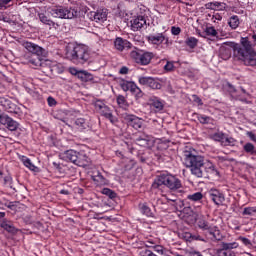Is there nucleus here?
I'll use <instances>...</instances> for the list:
<instances>
[{
    "label": "nucleus",
    "instance_id": "412c9836",
    "mask_svg": "<svg viewBox=\"0 0 256 256\" xmlns=\"http://www.w3.org/2000/svg\"><path fill=\"white\" fill-rule=\"evenodd\" d=\"M0 105L8 111V113H15V104L11 103V101L5 99L4 97H0Z\"/></svg>",
    "mask_w": 256,
    "mask_h": 256
},
{
    "label": "nucleus",
    "instance_id": "3c124183",
    "mask_svg": "<svg viewBox=\"0 0 256 256\" xmlns=\"http://www.w3.org/2000/svg\"><path fill=\"white\" fill-rule=\"evenodd\" d=\"M2 21L4 23H15V21H13V19L11 18V15H9L7 12H4V15L2 16Z\"/></svg>",
    "mask_w": 256,
    "mask_h": 256
},
{
    "label": "nucleus",
    "instance_id": "0e129e2a",
    "mask_svg": "<svg viewBox=\"0 0 256 256\" xmlns=\"http://www.w3.org/2000/svg\"><path fill=\"white\" fill-rule=\"evenodd\" d=\"M6 207H8V209H11L12 211L15 210V204H13V202H9V204L6 205Z\"/></svg>",
    "mask_w": 256,
    "mask_h": 256
},
{
    "label": "nucleus",
    "instance_id": "473e14b6",
    "mask_svg": "<svg viewBox=\"0 0 256 256\" xmlns=\"http://www.w3.org/2000/svg\"><path fill=\"white\" fill-rule=\"evenodd\" d=\"M134 85H135V82H129V81H125V80L120 81V87L125 92L132 91V88Z\"/></svg>",
    "mask_w": 256,
    "mask_h": 256
},
{
    "label": "nucleus",
    "instance_id": "f704fd0d",
    "mask_svg": "<svg viewBox=\"0 0 256 256\" xmlns=\"http://www.w3.org/2000/svg\"><path fill=\"white\" fill-rule=\"evenodd\" d=\"M243 150L245 151V153H248L249 155H256L255 145H253L251 142L246 143L243 146Z\"/></svg>",
    "mask_w": 256,
    "mask_h": 256
},
{
    "label": "nucleus",
    "instance_id": "f257e3e1",
    "mask_svg": "<svg viewBox=\"0 0 256 256\" xmlns=\"http://www.w3.org/2000/svg\"><path fill=\"white\" fill-rule=\"evenodd\" d=\"M184 165L198 179H209L211 176L219 175V171H217L213 162L209 160L205 161V157L196 155L189 150L184 151Z\"/></svg>",
    "mask_w": 256,
    "mask_h": 256
},
{
    "label": "nucleus",
    "instance_id": "680f3d73",
    "mask_svg": "<svg viewBox=\"0 0 256 256\" xmlns=\"http://www.w3.org/2000/svg\"><path fill=\"white\" fill-rule=\"evenodd\" d=\"M247 137H249L250 141H253L254 143H256V135L253 132H247L246 133Z\"/></svg>",
    "mask_w": 256,
    "mask_h": 256
},
{
    "label": "nucleus",
    "instance_id": "20e7f679",
    "mask_svg": "<svg viewBox=\"0 0 256 256\" xmlns=\"http://www.w3.org/2000/svg\"><path fill=\"white\" fill-rule=\"evenodd\" d=\"M66 57L77 65H84L89 59H91V53L86 45L68 46L66 48Z\"/></svg>",
    "mask_w": 256,
    "mask_h": 256
},
{
    "label": "nucleus",
    "instance_id": "c85d7f7f",
    "mask_svg": "<svg viewBox=\"0 0 256 256\" xmlns=\"http://www.w3.org/2000/svg\"><path fill=\"white\" fill-rule=\"evenodd\" d=\"M53 167L58 170V173H60V175H66L67 171H69V166L61 163L53 162Z\"/></svg>",
    "mask_w": 256,
    "mask_h": 256
},
{
    "label": "nucleus",
    "instance_id": "6e6552de",
    "mask_svg": "<svg viewBox=\"0 0 256 256\" xmlns=\"http://www.w3.org/2000/svg\"><path fill=\"white\" fill-rule=\"evenodd\" d=\"M95 111L99 113L102 117H105V119H109L112 123H117V117L113 116V111L109 106L104 104L101 100H96L94 102Z\"/></svg>",
    "mask_w": 256,
    "mask_h": 256
},
{
    "label": "nucleus",
    "instance_id": "79ce46f5",
    "mask_svg": "<svg viewBox=\"0 0 256 256\" xmlns=\"http://www.w3.org/2000/svg\"><path fill=\"white\" fill-rule=\"evenodd\" d=\"M187 199L189 201H194V202L201 201V199H203V193L196 192L194 194H190L187 196Z\"/></svg>",
    "mask_w": 256,
    "mask_h": 256
},
{
    "label": "nucleus",
    "instance_id": "69168bd1",
    "mask_svg": "<svg viewBox=\"0 0 256 256\" xmlns=\"http://www.w3.org/2000/svg\"><path fill=\"white\" fill-rule=\"evenodd\" d=\"M61 195H69V190H61Z\"/></svg>",
    "mask_w": 256,
    "mask_h": 256
},
{
    "label": "nucleus",
    "instance_id": "2f4dec72",
    "mask_svg": "<svg viewBox=\"0 0 256 256\" xmlns=\"http://www.w3.org/2000/svg\"><path fill=\"white\" fill-rule=\"evenodd\" d=\"M235 143H237V140L233 137H229L227 134L224 138V141H222L223 147H235Z\"/></svg>",
    "mask_w": 256,
    "mask_h": 256
},
{
    "label": "nucleus",
    "instance_id": "4be33fe9",
    "mask_svg": "<svg viewBox=\"0 0 256 256\" xmlns=\"http://www.w3.org/2000/svg\"><path fill=\"white\" fill-rule=\"evenodd\" d=\"M0 227L8 233H15L16 231L15 226H13V222L7 220L6 218L2 220Z\"/></svg>",
    "mask_w": 256,
    "mask_h": 256
},
{
    "label": "nucleus",
    "instance_id": "338daca9",
    "mask_svg": "<svg viewBox=\"0 0 256 256\" xmlns=\"http://www.w3.org/2000/svg\"><path fill=\"white\" fill-rule=\"evenodd\" d=\"M97 178L100 179L101 181H104V180H105V178H104L103 175H101V174H98Z\"/></svg>",
    "mask_w": 256,
    "mask_h": 256
},
{
    "label": "nucleus",
    "instance_id": "f8f14e48",
    "mask_svg": "<svg viewBox=\"0 0 256 256\" xmlns=\"http://www.w3.org/2000/svg\"><path fill=\"white\" fill-rule=\"evenodd\" d=\"M138 81L140 85L150 87V89H161V87H163V85L159 83V80L153 77L141 76Z\"/></svg>",
    "mask_w": 256,
    "mask_h": 256
},
{
    "label": "nucleus",
    "instance_id": "b1692460",
    "mask_svg": "<svg viewBox=\"0 0 256 256\" xmlns=\"http://www.w3.org/2000/svg\"><path fill=\"white\" fill-rule=\"evenodd\" d=\"M74 125L78 131H85V129H89V124L85 118H77L74 122Z\"/></svg>",
    "mask_w": 256,
    "mask_h": 256
},
{
    "label": "nucleus",
    "instance_id": "13d9d810",
    "mask_svg": "<svg viewBox=\"0 0 256 256\" xmlns=\"http://www.w3.org/2000/svg\"><path fill=\"white\" fill-rule=\"evenodd\" d=\"M155 157L157 159V161H159L160 163H162L163 161H165V156L163 153L158 152L155 154Z\"/></svg>",
    "mask_w": 256,
    "mask_h": 256
},
{
    "label": "nucleus",
    "instance_id": "4c0bfd02",
    "mask_svg": "<svg viewBox=\"0 0 256 256\" xmlns=\"http://www.w3.org/2000/svg\"><path fill=\"white\" fill-rule=\"evenodd\" d=\"M227 134L223 132H216L212 135L213 141H217L218 143H221L223 145V141H225V137Z\"/></svg>",
    "mask_w": 256,
    "mask_h": 256
},
{
    "label": "nucleus",
    "instance_id": "a878e982",
    "mask_svg": "<svg viewBox=\"0 0 256 256\" xmlns=\"http://www.w3.org/2000/svg\"><path fill=\"white\" fill-rule=\"evenodd\" d=\"M79 154V152L75 151V150H67L64 152V157L66 159V161H70L71 163H74L77 161V155Z\"/></svg>",
    "mask_w": 256,
    "mask_h": 256
},
{
    "label": "nucleus",
    "instance_id": "bf43d9fd",
    "mask_svg": "<svg viewBox=\"0 0 256 256\" xmlns=\"http://www.w3.org/2000/svg\"><path fill=\"white\" fill-rule=\"evenodd\" d=\"M194 103H197V105L202 106L203 105V100H201L197 95H192Z\"/></svg>",
    "mask_w": 256,
    "mask_h": 256
},
{
    "label": "nucleus",
    "instance_id": "4d7b16f0",
    "mask_svg": "<svg viewBox=\"0 0 256 256\" xmlns=\"http://www.w3.org/2000/svg\"><path fill=\"white\" fill-rule=\"evenodd\" d=\"M171 33H172V35H180L181 28L180 27L172 26L171 27Z\"/></svg>",
    "mask_w": 256,
    "mask_h": 256
},
{
    "label": "nucleus",
    "instance_id": "9b49d317",
    "mask_svg": "<svg viewBox=\"0 0 256 256\" xmlns=\"http://www.w3.org/2000/svg\"><path fill=\"white\" fill-rule=\"evenodd\" d=\"M107 15V9H98L97 11H90L87 13V17L90 21H94L95 23H105Z\"/></svg>",
    "mask_w": 256,
    "mask_h": 256
},
{
    "label": "nucleus",
    "instance_id": "49530a36",
    "mask_svg": "<svg viewBox=\"0 0 256 256\" xmlns=\"http://www.w3.org/2000/svg\"><path fill=\"white\" fill-rule=\"evenodd\" d=\"M13 5V0H0V10L9 9Z\"/></svg>",
    "mask_w": 256,
    "mask_h": 256
},
{
    "label": "nucleus",
    "instance_id": "09e8293b",
    "mask_svg": "<svg viewBox=\"0 0 256 256\" xmlns=\"http://www.w3.org/2000/svg\"><path fill=\"white\" fill-rule=\"evenodd\" d=\"M198 121H199L202 125H209V123H210V121H211V117L199 115V116H198Z\"/></svg>",
    "mask_w": 256,
    "mask_h": 256
},
{
    "label": "nucleus",
    "instance_id": "5fc2aeb1",
    "mask_svg": "<svg viewBox=\"0 0 256 256\" xmlns=\"http://www.w3.org/2000/svg\"><path fill=\"white\" fill-rule=\"evenodd\" d=\"M47 102L49 107H55V105H57V100L51 96L47 98Z\"/></svg>",
    "mask_w": 256,
    "mask_h": 256
},
{
    "label": "nucleus",
    "instance_id": "6e6d98bb",
    "mask_svg": "<svg viewBox=\"0 0 256 256\" xmlns=\"http://www.w3.org/2000/svg\"><path fill=\"white\" fill-rule=\"evenodd\" d=\"M227 88H228V92L231 95H234V93H237V89L231 83H227Z\"/></svg>",
    "mask_w": 256,
    "mask_h": 256
},
{
    "label": "nucleus",
    "instance_id": "7c9ffc66",
    "mask_svg": "<svg viewBox=\"0 0 256 256\" xmlns=\"http://www.w3.org/2000/svg\"><path fill=\"white\" fill-rule=\"evenodd\" d=\"M220 57L224 61H227V59H231V49L225 46L220 47Z\"/></svg>",
    "mask_w": 256,
    "mask_h": 256
},
{
    "label": "nucleus",
    "instance_id": "f03ea898",
    "mask_svg": "<svg viewBox=\"0 0 256 256\" xmlns=\"http://www.w3.org/2000/svg\"><path fill=\"white\" fill-rule=\"evenodd\" d=\"M223 45L233 49L234 57L241 61L246 67H256L255 44L249 41V37H242L240 44L235 42H224Z\"/></svg>",
    "mask_w": 256,
    "mask_h": 256
},
{
    "label": "nucleus",
    "instance_id": "c756f323",
    "mask_svg": "<svg viewBox=\"0 0 256 256\" xmlns=\"http://www.w3.org/2000/svg\"><path fill=\"white\" fill-rule=\"evenodd\" d=\"M21 161L30 171H37V166H35L27 156H22Z\"/></svg>",
    "mask_w": 256,
    "mask_h": 256
},
{
    "label": "nucleus",
    "instance_id": "1a4fd4ad",
    "mask_svg": "<svg viewBox=\"0 0 256 256\" xmlns=\"http://www.w3.org/2000/svg\"><path fill=\"white\" fill-rule=\"evenodd\" d=\"M123 119L128 127H132V129H135L136 131L143 128V119L136 115L126 113L124 114Z\"/></svg>",
    "mask_w": 256,
    "mask_h": 256
},
{
    "label": "nucleus",
    "instance_id": "72a5a7b5",
    "mask_svg": "<svg viewBox=\"0 0 256 256\" xmlns=\"http://www.w3.org/2000/svg\"><path fill=\"white\" fill-rule=\"evenodd\" d=\"M130 92L136 97V99H141L144 95L143 90H141V88H139L137 84H134L132 86V90Z\"/></svg>",
    "mask_w": 256,
    "mask_h": 256
},
{
    "label": "nucleus",
    "instance_id": "4468645a",
    "mask_svg": "<svg viewBox=\"0 0 256 256\" xmlns=\"http://www.w3.org/2000/svg\"><path fill=\"white\" fill-rule=\"evenodd\" d=\"M38 17H39L41 23H43V25H48V27L50 29H58L61 27V25H59V23L51 20V17H49V14H47V13H39Z\"/></svg>",
    "mask_w": 256,
    "mask_h": 256
},
{
    "label": "nucleus",
    "instance_id": "f3484780",
    "mask_svg": "<svg viewBox=\"0 0 256 256\" xmlns=\"http://www.w3.org/2000/svg\"><path fill=\"white\" fill-rule=\"evenodd\" d=\"M147 25V20L144 16H137L131 21V27L134 31H139L140 29H143Z\"/></svg>",
    "mask_w": 256,
    "mask_h": 256
},
{
    "label": "nucleus",
    "instance_id": "a18cd8bd",
    "mask_svg": "<svg viewBox=\"0 0 256 256\" xmlns=\"http://www.w3.org/2000/svg\"><path fill=\"white\" fill-rule=\"evenodd\" d=\"M256 214V207H246L244 208L242 215H248L249 217H253Z\"/></svg>",
    "mask_w": 256,
    "mask_h": 256
},
{
    "label": "nucleus",
    "instance_id": "e433bc0d",
    "mask_svg": "<svg viewBox=\"0 0 256 256\" xmlns=\"http://www.w3.org/2000/svg\"><path fill=\"white\" fill-rule=\"evenodd\" d=\"M239 23V16L234 15L230 17L228 25L231 29H237V27H239Z\"/></svg>",
    "mask_w": 256,
    "mask_h": 256
},
{
    "label": "nucleus",
    "instance_id": "a211bd4d",
    "mask_svg": "<svg viewBox=\"0 0 256 256\" xmlns=\"http://www.w3.org/2000/svg\"><path fill=\"white\" fill-rule=\"evenodd\" d=\"M90 161L91 160L89 159L87 154H85V152H78L74 165H77L78 167H87L89 166Z\"/></svg>",
    "mask_w": 256,
    "mask_h": 256
},
{
    "label": "nucleus",
    "instance_id": "5701e85b",
    "mask_svg": "<svg viewBox=\"0 0 256 256\" xmlns=\"http://www.w3.org/2000/svg\"><path fill=\"white\" fill-rule=\"evenodd\" d=\"M78 79H80L82 83H89V81H93L94 77H93V74L85 70H80L78 74Z\"/></svg>",
    "mask_w": 256,
    "mask_h": 256
},
{
    "label": "nucleus",
    "instance_id": "c03bdc74",
    "mask_svg": "<svg viewBox=\"0 0 256 256\" xmlns=\"http://www.w3.org/2000/svg\"><path fill=\"white\" fill-rule=\"evenodd\" d=\"M205 34L208 37H218V32L215 30V27L213 26H208L205 28Z\"/></svg>",
    "mask_w": 256,
    "mask_h": 256
},
{
    "label": "nucleus",
    "instance_id": "ea45409f",
    "mask_svg": "<svg viewBox=\"0 0 256 256\" xmlns=\"http://www.w3.org/2000/svg\"><path fill=\"white\" fill-rule=\"evenodd\" d=\"M116 101H117L119 107H121L122 109L129 107V104L127 103V99H125V96H123V95L117 96Z\"/></svg>",
    "mask_w": 256,
    "mask_h": 256
},
{
    "label": "nucleus",
    "instance_id": "aec40b11",
    "mask_svg": "<svg viewBox=\"0 0 256 256\" xmlns=\"http://www.w3.org/2000/svg\"><path fill=\"white\" fill-rule=\"evenodd\" d=\"M136 143L137 145H140V147H149L150 145H153V138L149 135H142L136 139Z\"/></svg>",
    "mask_w": 256,
    "mask_h": 256
},
{
    "label": "nucleus",
    "instance_id": "2eb2a0df",
    "mask_svg": "<svg viewBox=\"0 0 256 256\" xmlns=\"http://www.w3.org/2000/svg\"><path fill=\"white\" fill-rule=\"evenodd\" d=\"M114 47L117 49V51H125L131 49L132 44L129 42V40L117 37L114 41Z\"/></svg>",
    "mask_w": 256,
    "mask_h": 256
},
{
    "label": "nucleus",
    "instance_id": "774afa93",
    "mask_svg": "<svg viewBox=\"0 0 256 256\" xmlns=\"http://www.w3.org/2000/svg\"><path fill=\"white\" fill-rule=\"evenodd\" d=\"M0 219H5V212H0Z\"/></svg>",
    "mask_w": 256,
    "mask_h": 256
},
{
    "label": "nucleus",
    "instance_id": "e2e57ef3",
    "mask_svg": "<svg viewBox=\"0 0 256 256\" xmlns=\"http://www.w3.org/2000/svg\"><path fill=\"white\" fill-rule=\"evenodd\" d=\"M119 73H120L121 75H127V74L129 73V68H127L126 66H123V67L120 69Z\"/></svg>",
    "mask_w": 256,
    "mask_h": 256
},
{
    "label": "nucleus",
    "instance_id": "58836bf2",
    "mask_svg": "<svg viewBox=\"0 0 256 256\" xmlns=\"http://www.w3.org/2000/svg\"><path fill=\"white\" fill-rule=\"evenodd\" d=\"M198 227L199 229H202L203 231H208V232L211 229H213V226L209 225V222L203 219L198 221Z\"/></svg>",
    "mask_w": 256,
    "mask_h": 256
},
{
    "label": "nucleus",
    "instance_id": "bb28decb",
    "mask_svg": "<svg viewBox=\"0 0 256 256\" xmlns=\"http://www.w3.org/2000/svg\"><path fill=\"white\" fill-rule=\"evenodd\" d=\"M209 234L212 235L213 239L216 241H223V234H221V230L219 227L213 226L212 229L209 231Z\"/></svg>",
    "mask_w": 256,
    "mask_h": 256
},
{
    "label": "nucleus",
    "instance_id": "8fccbe9b",
    "mask_svg": "<svg viewBox=\"0 0 256 256\" xmlns=\"http://www.w3.org/2000/svg\"><path fill=\"white\" fill-rule=\"evenodd\" d=\"M238 239H239V241H241L243 243V245H245V247H248L249 249H251V247H253V243H251V240H249L248 238L239 236Z\"/></svg>",
    "mask_w": 256,
    "mask_h": 256
},
{
    "label": "nucleus",
    "instance_id": "423d86ee",
    "mask_svg": "<svg viewBox=\"0 0 256 256\" xmlns=\"http://www.w3.org/2000/svg\"><path fill=\"white\" fill-rule=\"evenodd\" d=\"M130 57L137 63V65H149V63H151V59H153L155 55H153V52L136 49L130 53Z\"/></svg>",
    "mask_w": 256,
    "mask_h": 256
},
{
    "label": "nucleus",
    "instance_id": "603ef678",
    "mask_svg": "<svg viewBox=\"0 0 256 256\" xmlns=\"http://www.w3.org/2000/svg\"><path fill=\"white\" fill-rule=\"evenodd\" d=\"M208 17H211V21L213 23H217V21H221V19H223V16H221V14L216 13L214 15L208 14Z\"/></svg>",
    "mask_w": 256,
    "mask_h": 256
},
{
    "label": "nucleus",
    "instance_id": "dca6fc26",
    "mask_svg": "<svg viewBox=\"0 0 256 256\" xmlns=\"http://www.w3.org/2000/svg\"><path fill=\"white\" fill-rule=\"evenodd\" d=\"M147 41H149L152 45H161L163 41L169 43V38L165 37V34L163 33H158L157 35L147 36Z\"/></svg>",
    "mask_w": 256,
    "mask_h": 256
},
{
    "label": "nucleus",
    "instance_id": "393cba45",
    "mask_svg": "<svg viewBox=\"0 0 256 256\" xmlns=\"http://www.w3.org/2000/svg\"><path fill=\"white\" fill-rule=\"evenodd\" d=\"M149 103L152 107H154V109H156L157 111H163L164 109V105L163 102H161V100H159V98L153 96L149 99Z\"/></svg>",
    "mask_w": 256,
    "mask_h": 256
},
{
    "label": "nucleus",
    "instance_id": "de8ad7c7",
    "mask_svg": "<svg viewBox=\"0 0 256 256\" xmlns=\"http://www.w3.org/2000/svg\"><path fill=\"white\" fill-rule=\"evenodd\" d=\"M216 254L218 256H231V255H233V252L228 251V250L224 249L223 247H221V248L217 249Z\"/></svg>",
    "mask_w": 256,
    "mask_h": 256
},
{
    "label": "nucleus",
    "instance_id": "9d476101",
    "mask_svg": "<svg viewBox=\"0 0 256 256\" xmlns=\"http://www.w3.org/2000/svg\"><path fill=\"white\" fill-rule=\"evenodd\" d=\"M6 127L8 131H17L19 129V122L13 120L6 114H0V127Z\"/></svg>",
    "mask_w": 256,
    "mask_h": 256
},
{
    "label": "nucleus",
    "instance_id": "6ab92c4d",
    "mask_svg": "<svg viewBox=\"0 0 256 256\" xmlns=\"http://www.w3.org/2000/svg\"><path fill=\"white\" fill-rule=\"evenodd\" d=\"M205 7L212 11H225V9H227V4L223 2H208L205 4Z\"/></svg>",
    "mask_w": 256,
    "mask_h": 256
},
{
    "label": "nucleus",
    "instance_id": "7ed1b4c3",
    "mask_svg": "<svg viewBox=\"0 0 256 256\" xmlns=\"http://www.w3.org/2000/svg\"><path fill=\"white\" fill-rule=\"evenodd\" d=\"M21 45L26 49V51H28L20 56L21 63H23V65H31L36 68L43 67V60L40 58L45 55L43 47L27 40H23Z\"/></svg>",
    "mask_w": 256,
    "mask_h": 256
},
{
    "label": "nucleus",
    "instance_id": "39448f33",
    "mask_svg": "<svg viewBox=\"0 0 256 256\" xmlns=\"http://www.w3.org/2000/svg\"><path fill=\"white\" fill-rule=\"evenodd\" d=\"M162 185H165V187H168L171 191H177V189H181V187H183L181 180L172 174L158 175L152 183V189H159Z\"/></svg>",
    "mask_w": 256,
    "mask_h": 256
},
{
    "label": "nucleus",
    "instance_id": "052dcab7",
    "mask_svg": "<svg viewBox=\"0 0 256 256\" xmlns=\"http://www.w3.org/2000/svg\"><path fill=\"white\" fill-rule=\"evenodd\" d=\"M69 73H71V75H74L75 77L79 78V73H81V70L79 71L76 68H70Z\"/></svg>",
    "mask_w": 256,
    "mask_h": 256
},
{
    "label": "nucleus",
    "instance_id": "37998d69",
    "mask_svg": "<svg viewBox=\"0 0 256 256\" xmlns=\"http://www.w3.org/2000/svg\"><path fill=\"white\" fill-rule=\"evenodd\" d=\"M102 194L106 195V197H109V199H115L117 197V193H115V191H113L109 188H103Z\"/></svg>",
    "mask_w": 256,
    "mask_h": 256
},
{
    "label": "nucleus",
    "instance_id": "0eeeda50",
    "mask_svg": "<svg viewBox=\"0 0 256 256\" xmlns=\"http://www.w3.org/2000/svg\"><path fill=\"white\" fill-rule=\"evenodd\" d=\"M51 15L57 19H75L79 12L73 8L59 6L51 10Z\"/></svg>",
    "mask_w": 256,
    "mask_h": 256
},
{
    "label": "nucleus",
    "instance_id": "a19ab883",
    "mask_svg": "<svg viewBox=\"0 0 256 256\" xmlns=\"http://www.w3.org/2000/svg\"><path fill=\"white\" fill-rule=\"evenodd\" d=\"M197 43H199V40L195 37H189L186 39V45L190 47V49H195L197 47Z\"/></svg>",
    "mask_w": 256,
    "mask_h": 256
},
{
    "label": "nucleus",
    "instance_id": "864d4df0",
    "mask_svg": "<svg viewBox=\"0 0 256 256\" xmlns=\"http://www.w3.org/2000/svg\"><path fill=\"white\" fill-rule=\"evenodd\" d=\"M164 71H175V65L173 64V62H167L166 65L164 66Z\"/></svg>",
    "mask_w": 256,
    "mask_h": 256
},
{
    "label": "nucleus",
    "instance_id": "cd10ccee",
    "mask_svg": "<svg viewBox=\"0 0 256 256\" xmlns=\"http://www.w3.org/2000/svg\"><path fill=\"white\" fill-rule=\"evenodd\" d=\"M138 207L142 215H146V217H153V212L151 211V208L147 205V203H140Z\"/></svg>",
    "mask_w": 256,
    "mask_h": 256
},
{
    "label": "nucleus",
    "instance_id": "ddd939ff",
    "mask_svg": "<svg viewBox=\"0 0 256 256\" xmlns=\"http://www.w3.org/2000/svg\"><path fill=\"white\" fill-rule=\"evenodd\" d=\"M208 195L215 205H223V202L225 201V194H223V192L218 189L211 188L208 191Z\"/></svg>",
    "mask_w": 256,
    "mask_h": 256
},
{
    "label": "nucleus",
    "instance_id": "c9c22d12",
    "mask_svg": "<svg viewBox=\"0 0 256 256\" xmlns=\"http://www.w3.org/2000/svg\"><path fill=\"white\" fill-rule=\"evenodd\" d=\"M221 247L222 249H225L226 251H231L232 249H237V247H239V243L237 242H222L221 243Z\"/></svg>",
    "mask_w": 256,
    "mask_h": 256
}]
</instances>
